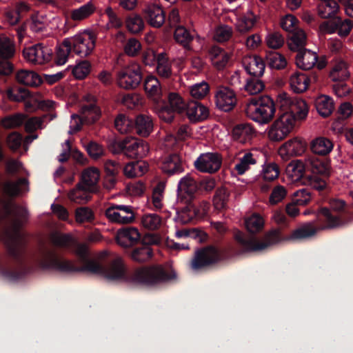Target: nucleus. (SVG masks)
Wrapping results in <instances>:
<instances>
[{
  "label": "nucleus",
  "instance_id": "nucleus-1",
  "mask_svg": "<svg viewBox=\"0 0 353 353\" xmlns=\"http://www.w3.org/2000/svg\"><path fill=\"white\" fill-rule=\"evenodd\" d=\"M176 272L168 265L144 267L136 270L133 281L138 284L154 285L175 279Z\"/></svg>",
  "mask_w": 353,
  "mask_h": 353
},
{
  "label": "nucleus",
  "instance_id": "nucleus-2",
  "mask_svg": "<svg viewBox=\"0 0 353 353\" xmlns=\"http://www.w3.org/2000/svg\"><path fill=\"white\" fill-rule=\"evenodd\" d=\"M245 114L252 121L260 124L269 123L275 114L273 100L269 97L251 99L246 105Z\"/></svg>",
  "mask_w": 353,
  "mask_h": 353
},
{
  "label": "nucleus",
  "instance_id": "nucleus-3",
  "mask_svg": "<svg viewBox=\"0 0 353 353\" xmlns=\"http://www.w3.org/2000/svg\"><path fill=\"white\" fill-rule=\"evenodd\" d=\"M108 252L103 250L99 252L96 256V259L90 260L87 262L85 266L79 270L88 271L94 274H102L108 279H117L123 276L125 272V266L123 261L121 257H117L110 264L108 272H105L99 260L106 256Z\"/></svg>",
  "mask_w": 353,
  "mask_h": 353
},
{
  "label": "nucleus",
  "instance_id": "nucleus-4",
  "mask_svg": "<svg viewBox=\"0 0 353 353\" xmlns=\"http://www.w3.org/2000/svg\"><path fill=\"white\" fill-rule=\"evenodd\" d=\"M296 117L291 113H283L267 129L268 139L279 142L288 137L294 130Z\"/></svg>",
  "mask_w": 353,
  "mask_h": 353
},
{
  "label": "nucleus",
  "instance_id": "nucleus-5",
  "mask_svg": "<svg viewBox=\"0 0 353 353\" xmlns=\"http://www.w3.org/2000/svg\"><path fill=\"white\" fill-rule=\"evenodd\" d=\"M95 45L96 37L90 31H85L64 39V46L72 47V52L82 58L90 55Z\"/></svg>",
  "mask_w": 353,
  "mask_h": 353
},
{
  "label": "nucleus",
  "instance_id": "nucleus-6",
  "mask_svg": "<svg viewBox=\"0 0 353 353\" xmlns=\"http://www.w3.org/2000/svg\"><path fill=\"white\" fill-rule=\"evenodd\" d=\"M221 260V250L214 245H208L195 251L190 262V268L194 271H198L214 265Z\"/></svg>",
  "mask_w": 353,
  "mask_h": 353
},
{
  "label": "nucleus",
  "instance_id": "nucleus-7",
  "mask_svg": "<svg viewBox=\"0 0 353 353\" xmlns=\"http://www.w3.org/2000/svg\"><path fill=\"white\" fill-rule=\"evenodd\" d=\"M115 145L117 148L113 151L114 153L122 151L130 159L143 158L150 152L149 144L145 141L134 137H127L115 143Z\"/></svg>",
  "mask_w": 353,
  "mask_h": 353
},
{
  "label": "nucleus",
  "instance_id": "nucleus-8",
  "mask_svg": "<svg viewBox=\"0 0 353 353\" xmlns=\"http://www.w3.org/2000/svg\"><path fill=\"white\" fill-rule=\"evenodd\" d=\"M141 72L139 65L132 63L119 70L117 75L118 85L125 90L137 88L141 81Z\"/></svg>",
  "mask_w": 353,
  "mask_h": 353
},
{
  "label": "nucleus",
  "instance_id": "nucleus-9",
  "mask_svg": "<svg viewBox=\"0 0 353 353\" xmlns=\"http://www.w3.org/2000/svg\"><path fill=\"white\" fill-rule=\"evenodd\" d=\"M280 232L275 230L269 232L264 241H257L255 240L245 241L243 239V234L237 231L234 234L236 241L241 243L245 248L246 252H260L268 248L270 245L275 244L279 241Z\"/></svg>",
  "mask_w": 353,
  "mask_h": 353
},
{
  "label": "nucleus",
  "instance_id": "nucleus-10",
  "mask_svg": "<svg viewBox=\"0 0 353 353\" xmlns=\"http://www.w3.org/2000/svg\"><path fill=\"white\" fill-rule=\"evenodd\" d=\"M24 59L32 65H43L50 61L52 50L48 46L37 43L23 50Z\"/></svg>",
  "mask_w": 353,
  "mask_h": 353
},
{
  "label": "nucleus",
  "instance_id": "nucleus-11",
  "mask_svg": "<svg viewBox=\"0 0 353 353\" xmlns=\"http://www.w3.org/2000/svg\"><path fill=\"white\" fill-rule=\"evenodd\" d=\"M105 214L110 222L119 224H129L135 219L130 205H112L105 210Z\"/></svg>",
  "mask_w": 353,
  "mask_h": 353
},
{
  "label": "nucleus",
  "instance_id": "nucleus-12",
  "mask_svg": "<svg viewBox=\"0 0 353 353\" xmlns=\"http://www.w3.org/2000/svg\"><path fill=\"white\" fill-rule=\"evenodd\" d=\"M222 163V157L218 152H205L200 156L194 161L196 170L201 172L214 173L217 172Z\"/></svg>",
  "mask_w": 353,
  "mask_h": 353
},
{
  "label": "nucleus",
  "instance_id": "nucleus-13",
  "mask_svg": "<svg viewBox=\"0 0 353 353\" xmlns=\"http://www.w3.org/2000/svg\"><path fill=\"white\" fill-rule=\"evenodd\" d=\"M230 14L235 16V29L241 34H245L251 31L259 20V17L252 10H248L242 14H239L237 10L234 9L231 10Z\"/></svg>",
  "mask_w": 353,
  "mask_h": 353
},
{
  "label": "nucleus",
  "instance_id": "nucleus-14",
  "mask_svg": "<svg viewBox=\"0 0 353 353\" xmlns=\"http://www.w3.org/2000/svg\"><path fill=\"white\" fill-rule=\"evenodd\" d=\"M305 150V143L298 137L285 141L279 148V154L283 160L301 155Z\"/></svg>",
  "mask_w": 353,
  "mask_h": 353
},
{
  "label": "nucleus",
  "instance_id": "nucleus-15",
  "mask_svg": "<svg viewBox=\"0 0 353 353\" xmlns=\"http://www.w3.org/2000/svg\"><path fill=\"white\" fill-rule=\"evenodd\" d=\"M216 105L223 111H230L236 103V97L234 92L228 88H221L215 95Z\"/></svg>",
  "mask_w": 353,
  "mask_h": 353
},
{
  "label": "nucleus",
  "instance_id": "nucleus-16",
  "mask_svg": "<svg viewBox=\"0 0 353 353\" xmlns=\"http://www.w3.org/2000/svg\"><path fill=\"white\" fill-rule=\"evenodd\" d=\"M141 239V234L138 229L134 227H128L117 231L116 240L117 243L123 248H130L137 244Z\"/></svg>",
  "mask_w": 353,
  "mask_h": 353
},
{
  "label": "nucleus",
  "instance_id": "nucleus-17",
  "mask_svg": "<svg viewBox=\"0 0 353 353\" xmlns=\"http://www.w3.org/2000/svg\"><path fill=\"white\" fill-rule=\"evenodd\" d=\"M143 14L148 24L153 28H160L165 23V12L159 5H148L143 10Z\"/></svg>",
  "mask_w": 353,
  "mask_h": 353
},
{
  "label": "nucleus",
  "instance_id": "nucleus-18",
  "mask_svg": "<svg viewBox=\"0 0 353 353\" xmlns=\"http://www.w3.org/2000/svg\"><path fill=\"white\" fill-rule=\"evenodd\" d=\"M99 179V170L96 167H89L82 171L79 183L93 193L98 191Z\"/></svg>",
  "mask_w": 353,
  "mask_h": 353
},
{
  "label": "nucleus",
  "instance_id": "nucleus-19",
  "mask_svg": "<svg viewBox=\"0 0 353 353\" xmlns=\"http://www.w3.org/2000/svg\"><path fill=\"white\" fill-rule=\"evenodd\" d=\"M319 216H322L325 225L320 227L321 230H332L343 227L346 224V222L342 219L341 216L334 214L327 208H321L318 212Z\"/></svg>",
  "mask_w": 353,
  "mask_h": 353
},
{
  "label": "nucleus",
  "instance_id": "nucleus-20",
  "mask_svg": "<svg viewBox=\"0 0 353 353\" xmlns=\"http://www.w3.org/2000/svg\"><path fill=\"white\" fill-rule=\"evenodd\" d=\"M245 71L250 75L261 77L265 70V63L263 59L256 55L245 56L242 60Z\"/></svg>",
  "mask_w": 353,
  "mask_h": 353
},
{
  "label": "nucleus",
  "instance_id": "nucleus-21",
  "mask_svg": "<svg viewBox=\"0 0 353 353\" xmlns=\"http://www.w3.org/2000/svg\"><path fill=\"white\" fill-rule=\"evenodd\" d=\"M154 123L152 117L148 114H140L134 121V129L136 133L142 137H148L153 131Z\"/></svg>",
  "mask_w": 353,
  "mask_h": 353
},
{
  "label": "nucleus",
  "instance_id": "nucleus-22",
  "mask_svg": "<svg viewBox=\"0 0 353 353\" xmlns=\"http://www.w3.org/2000/svg\"><path fill=\"white\" fill-rule=\"evenodd\" d=\"M85 99L90 103L88 105H82L80 113L83 119V122L92 123L99 118L101 111L99 107L94 103V99L92 96H87Z\"/></svg>",
  "mask_w": 353,
  "mask_h": 353
},
{
  "label": "nucleus",
  "instance_id": "nucleus-23",
  "mask_svg": "<svg viewBox=\"0 0 353 353\" xmlns=\"http://www.w3.org/2000/svg\"><path fill=\"white\" fill-rule=\"evenodd\" d=\"M310 146L314 154L326 156L333 150L334 143L331 139L325 137H318L311 141Z\"/></svg>",
  "mask_w": 353,
  "mask_h": 353
},
{
  "label": "nucleus",
  "instance_id": "nucleus-24",
  "mask_svg": "<svg viewBox=\"0 0 353 353\" xmlns=\"http://www.w3.org/2000/svg\"><path fill=\"white\" fill-rule=\"evenodd\" d=\"M288 82L294 92L302 93L308 88L310 79L305 74L295 71L290 75Z\"/></svg>",
  "mask_w": 353,
  "mask_h": 353
},
{
  "label": "nucleus",
  "instance_id": "nucleus-25",
  "mask_svg": "<svg viewBox=\"0 0 353 353\" xmlns=\"http://www.w3.org/2000/svg\"><path fill=\"white\" fill-rule=\"evenodd\" d=\"M254 134V129L249 123H241L234 127L232 136L235 141L245 143L252 139Z\"/></svg>",
  "mask_w": 353,
  "mask_h": 353
},
{
  "label": "nucleus",
  "instance_id": "nucleus-26",
  "mask_svg": "<svg viewBox=\"0 0 353 353\" xmlns=\"http://www.w3.org/2000/svg\"><path fill=\"white\" fill-rule=\"evenodd\" d=\"M317 59L318 56L316 52L304 50L296 55V64L302 70H310L316 65Z\"/></svg>",
  "mask_w": 353,
  "mask_h": 353
},
{
  "label": "nucleus",
  "instance_id": "nucleus-27",
  "mask_svg": "<svg viewBox=\"0 0 353 353\" xmlns=\"http://www.w3.org/2000/svg\"><path fill=\"white\" fill-rule=\"evenodd\" d=\"M91 193L92 192L78 183L73 189L69 191L68 196L74 203L85 204L91 199Z\"/></svg>",
  "mask_w": 353,
  "mask_h": 353
},
{
  "label": "nucleus",
  "instance_id": "nucleus-28",
  "mask_svg": "<svg viewBox=\"0 0 353 353\" xmlns=\"http://www.w3.org/2000/svg\"><path fill=\"white\" fill-rule=\"evenodd\" d=\"M144 89L148 96L155 102H158L162 94L159 81L154 76L148 77L144 81Z\"/></svg>",
  "mask_w": 353,
  "mask_h": 353
},
{
  "label": "nucleus",
  "instance_id": "nucleus-29",
  "mask_svg": "<svg viewBox=\"0 0 353 353\" xmlns=\"http://www.w3.org/2000/svg\"><path fill=\"white\" fill-rule=\"evenodd\" d=\"M17 81L25 85L36 87L42 83L41 78L34 71L21 70L16 74Z\"/></svg>",
  "mask_w": 353,
  "mask_h": 353
},
{
  "label": "nucleus",
  "instance_id": "nucleus-30",
  "mask_svg": "<svg viewBox=\"0 0 353 353\" xmlns=\"http://www.w3.org/2000/svg\"><path fill=\"white\" fill-rule=\"evenodd\" d=\"M186 113L189 119L193 121L205 119L208 116V109L196 101H191L188 104Z\"/></svg>",
  "mask_w": 353,
  "mask_h": 353
},
{
  "label": "nucleus",
  "instance_id": "nucleus-31",
  "mask_svg": "<svg viewBox=\"0 0 353 353\" xmlns=\"http://www.w3.org/2000/svg\"><path fill=\"white\" fill-rule=\"evenodd\" d=\"M162 170L168 174H173L183 171L182 161L176 154H170L163 161Z\"/></svg>",
  "mask_w": 353,
  "mask_h": 353
},
{
  "label": "nucleus",
  "instance_id": "nucleus-32",
  "mask_svg": "<svg viewBox=\"0 0 353 353\" xmlns=\"http://www.w3.org/2000/svg\"><path fill=\"white\" fill-rule=\"evenodd\" d=\"M319 230H321L319 228L314 226L313 223H307L294 230L289 239L302 240L308 239L315 236Z\"/></svg>",
  "mask_w": 353,
  "mask_h": 353
},
{
  "label": "nucleus",
  "instance_id": "nucleus-33",
  "mask_svg": "<svg viewBox=\"0 0 353 353\" xmlns=\"http://www.w3.org/2000/svg\"><path fill=\"white\" fill-rule=\"evenodd\" d=\"M97 10L95 5L92 1L81 6L71 11L70 17L74 21H81L92 15Z\"/></svg>",
  "mask_w": 353,
  "mask_h": 353
},
{
  "label": "nucleus",
  "instance_id": "nucleus-34",
  "mask_svg": "<svg viewBox=\"0 0 353 353\" xmlns=\"http://www.w3.org/2000/svg\"><path fill=\"white\" fill-rule=\"evenodd\" d=\"M148 170V164L145 161L132 162L125 165L123 172L128 178L139 177Z\"/></svg>",
  "mask_w": 353,
  "mask_h": 353
},
{
  "label": "nucleus",
  "instance_id": "nucleus-35",
  "mask_svg": "<svg viewBox=\"0 0 353 353\" xmlns=\"http://www.w3.org/2000/svg\"><path fill=\"white\" fill-rule=\"evenodd\" d=\"M290 34L288 39L289 48L292 51L301 50L307 43V37L305 31L299 28Z\"/></svg>",
  "mask_w": 353,
  "mask_h": 353
},
{
  "label": "nucleus",
  "instance_id": "nucleus-36",
  "mask_svg": "<svg viewBox=\"0 0 353 353\" xmlns=\"http://www.w3.org/2000/svg\"><path fill=\"white\" fill-rule=\"evenodd\" d=\"M317 112L323 117L330 116L334 110V105L332 99L327 95H321L315 100Z\"/></svg>",
  "mask_w": 353,
  "mask_h": 353
},
{
  "label": "nucleus",
  "instance_id": "nucleus-37",
  "mask_svg": "<svg viewBox=\"0 0 353 353\" xmlns=\"http://www.w3.org/2000/svg\"><path fill=\"white\" fill-rule=\"evenodd\" d=\"M305 166L314 174H327L330 168L325 163L315 157H308L305 159Z\"/></svg>",
  "mask_w": 353,
  "mask_h": 353
},
{
  "label": "nucleus",
  "instance_id": "nucleus-38",
  "mask_svg": "<svg viewBox=\"0 0 353 353\" xmlns=\"http://www.w3.org/2000/svg\"><path fill=\"white\" fill-rule=\"evenodd\" d=\"M339 8L336 1L324 0L318 6V13L323 19L334 18L339 10Z\"/></svg>",
  "mask_w": 353,
  "mask_h": 353
},
{
  "label": "nucleus",
  "instance_id": "nucleus-39",
  "mask_svg": "<svg viewBox=\"0 0 353 353\" xmlns=\"http://www.w3.org/2000/svg\"><path fill=\"white\" fill-rule=\"evenodd\" d=\"M349 77L350 72L347 64L343 61L336 62L330 72V77L335 82H343Z\"/></svg>",
  "mask_w": 353,
  "mask_h": 353
},
{
  "label": "nucleus",
  "instance_id": "nucleus-40",
  "mask_svg": "<svg viewBox=\"0 0 353 353\" xmlns=\"http://www.w3.org/2000/svg\"><path fill=\"white\" fill-rule=\"evenodd\" d=\"M156 70L161 78L168 79L172 75V65L167 55L165 53L157 54Z\"/></svg>",
  "mask_w": 353,
  "mask_h": 353
},
{
  "label": "nucleus",
  "instance_id": "nucleus-41",
  "mask_svg": "<svg viewBox=\"0 0 353 353\" xmlns=\"http://www.w3.org/2000/svg\"><path fill=\"white\" fill-rule=\"evenodd\" d=\"M28 190V182L26 179H20L16 182H6L3 186V192L8 196H16Z\"/></svg>",
  "mask_w": 353,
  "mask_h": 353
},
{
  "label": "nucleus",
  "instance_id": "nucleus-42",
  "mask_svg": "<svg viewBox=\"0 0 353 353\" xmlns=\"http://www.w3.org/2000/svg\"><path fill=\"white\" fill-rule=\"evenodd\" d=\"M230 191L225 187L216 189L213 197V205L218 210H223L228 206L230 200Z\"/></svg>",
  "mask_w": 353,
  "mask_h": 353
},
{
  "label": "nucleus",
  "instance_id": "nucleus-43",
  "mask_svg": "<svg viewBox=\"0 0 353 353\" xmlns=\"http://www.w3.org/2000/svg\"><path fill=\"white\" fill-rule=\"evenodd\" d=\"M210 56L212 64L218 69L223 68L229 60L228 53L216 46H214L211 48L210 51Z\"/></svg>",
  "mask_w": 353,
  "mask_h": 353
},
{
  "label": "nucleus",
  "instance_id": "nucleus-44",
  "mask_svg": "<svg viewBox=\"0 0 353 353\" xmlns=\"http://www.w3.org/2000/svg\"><path fill=\"white\" fill-rule=\"evenodd\" d=\"M309 108L306 102L299 98H296L290 111H286L285 113H291L296 117V119H305L308 114Z\"/></svg>",
  "mask_w": 353,
  "mask_h": 353
},
{
  "label": "nucleus",
  "instance_id": "nucleus-45",
  "mask_svg": "<svg viewBox=\"0 0 353 353\" xmlns=\"http://www.w3.org/2000/svg\"><path fill=\"white\" fill-rule=\"evenodd\" d=\"M114 127L121 134H127L134 130V121L128 116L120 114L114 119Z\"/></svg>",
  "mask_w": 353,
  "mask_h": 353
},
{
  "label": "nucleus",
  "instance_id": "nucleus-46",
  "mask_svg": "<svg viewBox=\"0 0 353 353\" xmlns=\"http://www.w3.org/2000/svg\"><path fill=\"white\" fill-rule=\"evenodd\" d=\"M256 163V159L251 152H246L239 159V162L235 165L234 170L239 174H243L250 168L252 165Z\"/></svg>",
  "mask_w": 353,
  "mask_h": 353
},
{
  "label": "nucleus",
  "instance_id": "nucleus-47",
  "mask_svg": "<svg viewBox=\"0 0 353 353\" xmlns=\"http://www.w3.org/2000/svg\"><path fill=\"white\" fill-rule=\"evenodd\" d=\"M125 26L131 33L137 34L143 30L144 22L140 15L132 14L126 18Z\"/></svg>",
  "mask_w": 353,
  "mask_h": 353
},
{
  "label": "nucleus",
  "instance_id": "nucleus-48",
  "mask_svg": "<svg viewBox=\"0 0 353 353\" xmlns=\"http://www.w3.org/2000/svg\"><path fill=\"white\" fill-rule=\"evenodd\" d=\"M268 65L274 69L281 70L287 65V60L283 55L276 52H270L266 55Z\"/></svg>",
  "mask_w": 353,
  "mask_h": 353
},
{
  "label": "nucleus",
  "instance_id": "nucleus-49",
  "mask_svg": "<svg viewBox=\"0 0 353 353\" xmlns=\"http://www.w3.org/2000/svg\"><path fill=\"white\" fill-rule=\"evenodd\" d=\"M14 52L13 41L3 34L0 35V56L3 59H9L13 57Z\"/></svg>",
  "mask_w": 353,
  "mask_h": 353
},
{
  "label": "nucleus",
  "instance_id": "nucleus-50",
  "mask_svg": "<svg viewBox=\"0 0 353 353\" xmlns=\"http://www.w3.org/2000/svg\"><path fill=\"white\" fill-rule=\"evenodd\" d=\"M51 241L55 245L60 247H70L75 245L77 240L70 234L53 233Z\"/></svg>",
  "mask_w": 353,
  "mask_h": 353
},
{
  "label": "nucleus",
  "instance_id": "nucleus-51",
  "mask_svg": "<svg viewBox=\"0 0 353 353\" xmlns=\"http://www.w3.org/2000/svg\"><path fill=\"white\" fill-rule=\"evenodd\" d=\"M153 256V252L150 246H143L137 248L131 253V258L134 261L143 263L149 261Z\"/></svg>",
  "mask_w": 353,
  "mask_h": 353
},
{
  "label": "nucleus",
  "instance_id": "nucleus-52",
  "mask_svg": "<svg viewBox=\"0 0 353 353\" xmlns=\"http://www.w3.org/2000/svg\"><path fill=\"white\" fill-rule=\"evenodd\" d=\"M141 223L145 229L154 230L161 226V218L156 214H146L141 217Z\"/></svg>",
  "mask_w": 353,
  "mask_h": 353
},
{
  "label": "nucleus",
  "instance_id": "nucleus-53",
  "mask_svg": "<svg viewBox=\"0 0 353 353\" xmlns=\"http://www.w3.org/2000/svg\"><path fill=\"white\" fill-rule=\"evenodd\" d=\"M193 35L183 26H178L174 31V39L176 41L185 48L189 46V44L193 39Z\"/></svg>",
  "mask_w": 353,
  "mask_h": 353
},
{
  "label": "nucleus",
  "instance_id": "nucleus-54",
  "mask_svg": "<svg viewBox=\"0 0 353 353\" xmlns=\"http://www.w3.org/2000/svg\"><path fill=\"white\" fill-rule=\"evenodd\" d=\"M247 230L251 233L259 232L264 225L263 219L258 214H254L245 221Z\"/></svg>",
  "mask_w": 353,
  "mask_h": 353
},
{
  "label": "nucleus",
  "instance_id": "nucleus-55",
  "mask_svg": "<svg viewBox=\"0 0 353 353\" xmlns=\"http://www.w3.org/2000/svg\"><path fill=\"white\" fill-rule=\"evenodd\" d=\"M265 88L263 82L256 78L246 79L243 90L250 95L259 94Z\"/></svg>",
  "mask_w": 353,
  "mask_h": 353
},
{
  "label": "nucleus",
  "instance_id": "nucleus-56",
  "mask_svg": "<svg viewBox=\"0 0 353 353\" xmlns=\"http://www.w3.org/2000/svg\"><path fill=\"white\" fill-rule=\"evenodd\" d=\"M75 219L79 223H91L94 219V214L88 207H80L75 210Z\"/></svg>",
  "mask_w": 353,
  "mask_h": 353
},
{
  "label": "nucleus",
  "instance_id": "nucleus-57",
  "mask_svg": "<svg viewBox=\"0 0 353 353\" xmlns=\"http://www.w3.org/2000/svg\"><path fill=\"white\" fill-rule=\"evenodd\" d=\"M165 183L159 182L153 190L152 202L156 210H160L163 207V192Z\"/></svg>",
  "mask_w": 353,
  "mask_h": 353
},
{
  "label": "nucleus",
  "instance_id": "nucleus-58",
  "mask_svg": "<svg viewBox=\"0 0 353 353\" xmlns=\"http://www.w3.org/2000/svg\"><path fill=\"white\" fill-rule=\"evenodd\" d=\"M209 85L205 81L195 83L190 87V92L191 96L197 99L204 98L209 92Z\"/></svg>",
  "mask_w": 353,
  "mask_h": 353
},
{
  "label": "nucleus",
  "instance_id": "nucleus-59",
  "mask_svg": "<svg viewBox=\"0 0 353 353\" xmlns=\"http://www.w3.org/2000/svg\"><path fill=\"white\" fill-rule=\"evenodd\" d=\"M178 190L181 193L193 194L196 190L195 181L190 176H185L179 183Z\"/></svg>",
  "mask_w": 353,
  "mask_h": 353
},
{
  "label": "nucleus",
  "instance_id": "nucleus-60",
  "mask_svg": "<svg viewBox=\"0 0 353 353\" xmlns=\"http://www.w3.org/2000/svg\"><path fill=\"white\" fill-rule=\"evenodd\" d=\"M336 25L338 34L341 37H345L353 28V21L348 19L342 20L340 17H336Z\"/></svg>",
  "mask_w": 353,
  "mask_h": 353
},
{
  "label": "nucleus",
  "instance_id": "nucleus-61",
  "mask_svg": "<svg viewBox=\"0 0 353 353\" xmlns=\"http://www.w3.org/2000/svg\"><path fill=\"white\" fill-rule=\"evenodd\" d=\"M91 65L88 61H82L77 63L72 69V74L77 79L85 78L90 72Z\"/></svg>",
  "mask_w": 353,
  "mask_h": 353
},
{
  "label": "nucleus",
  "instance_id": "nucleus-62",
  "mask_svg": "<svg viewBox=\"0 0 353 353\" xmlns=\"http://www.w3.org/2000/svg\"><path fill=\"white\" fill-rule=\"evenodd\" d=\"M233 33L232 27L229 26H220L216 28L214 34V39L218 42L228 41Z\"/></svg>",
  "mask_w": 353,
  "mask_h": 353
},
{
  "label": "nucleus",
  "instance_id": "nucleus-63",
  "mask_svg": "<svg viewBox=\"0 0 353 353\" xmlns=\"http://www.w3.org/2000/svg\"><path fill=\"white\" fill-rule=\"evenodd\" d=\"M261 174L265 180L273 181L279 176V167L274 163L265 164L263 167Z\"/></svg>",
  "mask_w": 353,
  "mask_h": 353
},
{
  "label": "nucleus",
  "instance_id": "nucleus-64",
  "mask_svg": "<svg viewBox=\"0 0 353 353\" xmlns=\"http://www.w3.org/2000/svg\"><path fill=\"white\" fill-rule=\"evenodd\" d=\"M168 102L171 109L174 112H181L186 106V104L182 97L176 92H170L169 94Z\"/></svg>",
  "mask_w": 353,
  "mask_h": 353
}]
</instances>
